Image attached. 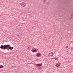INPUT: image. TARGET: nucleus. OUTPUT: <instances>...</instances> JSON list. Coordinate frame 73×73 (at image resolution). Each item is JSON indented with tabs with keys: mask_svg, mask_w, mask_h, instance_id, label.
<instances>
[{
	"mask_svg": "<svg viewBox=\"0 0 73 73\" xmlns=\"http://www.w3.org/2000/svg\"><path fill=\"white\" fill-rule=\"evenodd\" d=\"M9 48V49L11 50H13V47H10V45L8 44L7 45H4L3 46L2 45L1 46L0 48L1 49H2L3 50H6V49H9L8 48Z\"/></svg>",
	"mask_w": 73,
	"mask_h": 73,
	"instance_id": "nucleus-1",
	"label": "nucleus"
},
{
	"mask_svg": "<svg viewBox=\"0 0 73 73\" xmlns=\"http://www.w3.org/2000/svg\"><path fill=\"white\" fill-rule=\"evenodd\" d=\"M21 6L22 7H25L26 5V4L25 2H22L20 4Z\"/></svg>",
	"mask_w": 73,
	"mask_h": 73,
	"instance_id": "nucleus-2",
	"label": "nucleus"
},
{
	"mask_svg": "<svg viewBox=\"0 0 73 73\" xmlns=\"http://www.w3.org/2000/svg\"><path fill=\"white\" fill-rule=\"evenodd\" d=\"M71 50L72 51L71 52L72 53H73V48L72 49H71V48L67 49H66V52H71L70 51H71Z\"/></svg>",
	"mask_w": 73,
	"mask_h": 73,
	"instance_id": "nucleus-3",
	"label": "nucleus"
},
{
	"mask_svg": "<svg viewBox=\"0 0 73 73\" xmlns=\"http://www.w3.org/2000/svg\"><path fill=\"white\" fill-rule=\"evenodd\" d=\"M53 52H50V53L48 54V56L49 57H52L53 56Z\"/></svg>",
	"mask_w": 73,
	"mask_h": 73,
	"instance_id": "nucleus-4",
	"label": "nucleus"
},
{
	"mask_svg": "<svg viewBox=\"0 0 73 73\" xmlns=\"http://www.w3.org/2000/svg\"><path fill=\"white\" fill-rule=\"evenodd\" d=\"M60 66V63L59 62L57 63L56 64L55 66V67L56 68H58Z\"/></svg>",
	"mask_w": 73,
	"mask_h": 73,
	"instance_id": "nucleus-5",
	"label": "nucleus"
},
{
	"mask_svg": "<svg viewBox=\"0 0 73 73\" xmlns=\"http://www.w3.org/2000/svg\"><path fill=\"white\" fill-rule=\"evenodd\" d=\"M41 55L40 52H38L36 54V56L37 57H39Z\"/></svg>",
	"mask_w": 73,
	"mask_h": 73,
	"instance_id": "nucleus-6",
	"label": "nucleus"
},
{
	"mask_svg": "<svg viewBox=\"0 0 73 73\" xmlns=\"http://www.w3.org/2000/svg\"><path fill=\"white\" fill-rule=\"evenodd\" d=\"M38 49L37 48H35L33 50H32V52H36L38 51Z\"/></svg>",
	"mask_w": 73,
	"mask_h": 73,
	"instance_id": "nucleus-7",
	"label": "nucleus"
},
{
	"mask_svg": "<svg viewBox=\"0 0 73 73\" xmlns=\"http://www.w3.org/2000/svg\"><path fill=\"white\" fill-rule=\"evenodd\" d=\"M35 65H36L38 67L42 66V64H35Z\"/></svg>",
	"mask_w": 73,
	"mask_h": 73,
	"instance_id": "nucleus-8",
	"label": "nucleus"
},
{
	"mask_svg": "<svg viewBox=\"0 0 73 73\" xmlns=\"http://www.w3.org/2000/svg\"><path fill=\"white\" fill-rule=\"evenodd\" d=\"M3 68V65L0 66V68Z\"/></svg>",
	"mask_w": 73,
	"mask_h": 73,
	"instance_id": "nucleus-9",
	"label": "nucleus"
},
{
	"mask_svg": "<svg viewBox=\"0 0 73 73\" xmlns=\"http://www.w3.org/2000/svg\"><path fill=\"white\" fill-rule=\"evenodd\" d=\"M38 68H39L38 70L40 71L41 70V67H38Z\"/></svg>",
	"mask_w": 73,
	"mask_h": 73,
	"instance_id": "nucleus-10",
	"label": "nucleus"
},
{
	"mask_svg": "<svg viewBox=\"0 0 73 73\" xmlns=\"http://www.w3.org/2000/svg\"><path fill=\"white\" fill-rule=\"evenodd\" d=\"M46 1V0H43V3H45Z\"/></svg>",
	"mask_w": 73,
	"mask_h": 73,
	"instance_id": "nucleus-11",
	"label": "nucleus"
},
{
	"mask_svg": "<svg viewBox=\"0 0 73 73\" xmlns=\"http://www.w3.org/2000/svg\"><path fill=\"white\" fill-rule=\"evenodd\" d=\"M55 60H57L58 59V58H54Z\"/></svg>",
	"mask_w": 73,
	"mask_h": 73,
	"instance_id": "nucleus-12",
	"label": "nucleus"
},
{
	"mask_svg": "<svg viewBox=\"0 0 73 73\" xmlns=\"http://www.w3.org/2000/svg\"><path fill=\"white\" fill-rule=\"evenodd\" d=\"M68 48V46H66V48Z\"/></svg>",
	"mask_w": 73,
	"mask_h": 73,
	"instance_id": "nucleus-13",
	"label": "nucleus"
},
{
	"mask_svg": "<svg viewBox=\"0 0 73 73\" xmlns=\"http://www.w3.org/2000/svg\"><path fill=\"white\" fill-rule=\"evenodd\" d=\"M29 47L27 48V49H28V50H29Z\"/></svg>",
	"mask_w": 73,
	"mask_h": 73,
	"instance_id": "nucleus-14",
	"label": "nucleus"
}]
</instances>
